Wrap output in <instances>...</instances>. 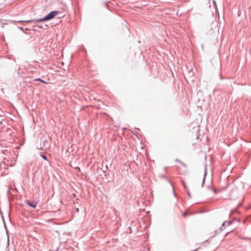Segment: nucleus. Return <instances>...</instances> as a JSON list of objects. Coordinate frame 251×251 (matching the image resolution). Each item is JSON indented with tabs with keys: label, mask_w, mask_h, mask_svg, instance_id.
I'll use <instances>...</instances> for the list:
<instances>
[{
	"label": "nucleus",
	"mask_w": 251,
	"mask_h": 251,
	"mask_svg": "<svg viewBox=\"0 0 251 251\" xmlns=\"http://www.w3.org/2000/svg\"><path fill=\"white\" fill-rule=\"evenodd\" d=\"M161 177H165V176H164V175H161Z\"/></svg>",
	"instance_id": "f3484780"
},
{
	"label": "nucleus",
	"mask_w": 251,
	"mask_h": 251,
	"mask_svg": "<svg viewBox=\"0 0 251 251\" xmlns=\"http://www.w3.org/2000/svg\"><path fill=\"white\" fill-rule=\"evenodd\" d=\"M181 182H182V184H183V187H184V188H185V190H187V189H188V187L186 186V184H185V182H184V181H183V180H182V181H181Z\"/></svg>",
	"instance_id": "1a4fd4ad"
},
{
	"label": "nucleus",
	"mask_w": 251,
	"mask_h": 251,
	"mask_svg": "<svg viewBox=\"0 0 251 251\" xmlns=\"http://www.w3.org/2000/svg\"><path fill=\"white\" fill-rule=\"evenodd\" d=\"M213 3L214 6H216V2L215 0H213Z\"/></svg>",
	"instance_id": "dca6fc26"
},
{
	"label": "nucleus",
	"mask_w": 251,
	"mask_h": 251,
	"mask_svg": "<svg viewBox=\"0 0 251 251\" xmlns=\"http://www.w3.org/2000/svg\"><path fill=\"white\" fill-rule=\"evenodd\" d=\"M41 157H42L44 160H46V161H47V160H48V158H47V157L45 155H44V154H41Z\"/></svg>",
	"instance_id": "9d476101"
},
{
	"label": "nucleus",
	"mask_w": 251,
	"mask_h": 251,
	"mask_svg": "<svg viewBox=\"0 0 251 251\" xmlns=\"http://www.w3.org/2000/svg\"><path fill=\"white\" fill-rule=\"evenodd\" d=\"M49 21V20L48 19V18H47V16H45V17H44L43 18H39V19H33V20H28V21H13L12 22L14 24H16V23H23V22H26V23H30V22H35V23H36L37 24V26L40 27H43V26H40V25H39V24L42 22H44V21Z\"/></svg>",
	"instance_id": "f257e3e1"
},
{
	"label": "nucleus",
	"mask_w": 251,
	"mask_h": 251,
	"mask_svg": "<svg viewBox=\"0 0 251 251\" xmlns=\"http://www.w3.org/2000/svg\"><path fill=\"white\" fill-rule=\"evenodd\" d=\"M206 175H207V169L205 168V171H204V176H203V177L202 182V184H201V186H203V184L204 183L205 179V177L206 176Z\"/></svg>",
	"instance_id": "39448f33"
},
{
	"label": "nucleus",
	"mask_w": 251,
	"mask_h": 251,
	"mask_svg": "<svg viewBox=\"0 0 251 251\" xmlns=\"http://www.w3.org/2000/svg\"><path fill=\"white\" fill-rule=\"evenodd\" d=\"M186 191H187V195H188L189 198L190 199L191 196V194H190L189 189H188L187 190H186Z\"/></svg>",
	"instance_id": "f8f14e48"
},
{
	"label": "nucleus",
	"mask_w": 251,
	"mask_h": 251,
	"mask_svg": "<svg viewBox=\"0 0 251 251\" xmlns=\"http://www.w3.org/2000/svg\"><path fill=\"white\" fill-rule=\"evenodd\" d=\"M25 203H26L28 206L35 208L37 205V202L35 201H30L29 200H25Z\"/></svg>",
	"instance_id": "7ed1b4c3"
},
{
	"label": "nucleus",
	"mask_w": 251,
	"mask_h": 251,
	"mask_svg": "<svg viewBox=\"0 0 251 251\" xmlns=\"http://www.w3.org/2000/svg\"><path fill=\"white\" fill-rule=\"evenodd\" d=\"M188 215V214L187 212H185L183 213L182 216L183 217H186Z\"/></svg>",
	"instance_id": "4468645a"
},
{
	"label": "nucleus",
	"mask_w": 251,
	"mask_h": 251,
	"mask_svg": "<svg viewBox=\"0 0 251 251\" xmlns=\"http://www.w3.org/2000/svg\"><path fill=\"white\" fill-rule=\"evenodd\" d=\"M226 221H225V222L223 223V224H222V226L220 227V230H224V228H225V224H226Z\"/></svg>",
	"instance_id": "6e6552de"
},
{
	"label": "nucleus",
	"mask_w": 251,
	"mask_h": 251,
	"mask_svg": "<svg viewBox=\"0 0 251 251\" xmlns=\"http://www.w3.org/2000/svg\"><path fill=\"white\" fill-rule=\"evenodd\" d=\"M43 146L44 148H47L48 146V141L47 140H44L43 142Z\"/></svg>",
	"instance_id": "0eeeda50"
},
{
	"label": "nucleus",
	"mask_w": 251,
	"mask_h": 251,
	"mask_svg": "<svg viewBox=\"0 0 251 251\" xmlns=\"http://www.w3.org/2000/svg\"><path fill=\"white\" fill-rule=\"evenodd\" d=\"M220 78L222 79V78H225V77H222L221 76H220Z\"/></svg>",
	"instance_id": "a211bd4d"
},
{
	"label": "nucleus",
	"mask_w": 251,
	"mask_h": 251,
	"mask_svg": "<svg viewBox=\"0 0 251 251\" xmlns=\"http://www.w3.org/2000/svg\"><path fill=\"white\" fill-rule=\"evenodd\" d=\"M18 28L19 29H20V30H22V31H23V30H24V28H23V27L22 26H18Z\"/></svg>",
	"instance_id": "2eb2a0df"
},
{
	"label": "nucleus",
	"mask_w": 251,
	"mask_h": 251,
	"mask_svg": "<svg viewBox=\"0 0 251 251\" xmlns=\"http://www.w3.org/2000/svg\"><path fill=\"white\" fill-rule=\"evenodd\" d=\"M25 30H29V29L28 28H25Z\"/></svg>",
	"instance_id": "aec40b11"
},
{
	"label": "nucleus",
	"mask_w": 251,
	"mask_h": 251,
	"mask_svg": "<svg viewBox=\"0 0 251 251\" xmlns=\"http://www.w3.org/2000/svg\"><path fill=\"white\" fill-rule=\"evenodd\" d=\"M8 125L7 120L6 119H2L0 121V128H2Z\"/></svg>",
	"instance_id": "20e7f679"
},
{
	"label": "nucleus",
	"mask_w": 251,
	"mask_h": 251,
	"mask_svg": "<svg viewBox=\"0 0 251 251\" xmlns=\"http://www.w3.org/2000/svg\"><path fill=\"white\" fill-rule=\"evenodd\" d=\"M233 222V220H230L228 222V225H230Z\"/></svg>",
	"instance_id": "ddd939ff"
},
{
	"label": "nucleus",
	"mask_w": 251,
	"mask_h": 251,
	"mask_svg": "<svg viewBox=\"0 0 251 251\" xmlns=\"http://www.w3.org/2000/svg\"><path fill=\"white\" fill-rule=\"evenodd\" d=\"M208 188H211V187L210 186H208ZM211 189H212V191L214 192V193L217 194L218 193L217 190L215 189L211 188Z\"/></svg>",
	"instance_id": "9b49d317"
},
{
	"label": "nucleus",
	"mask_w": 251,
	"mask_h": 251,
	"mask_svg": "<svg viewBox=\"0 0 251 251\" xmlns=\"http://www.w3.org/2000/svg\"><path fill=\"white\" fill-rule=\"evenodd\" d=\"M34 80L39 81H40L42 83H52V82L46 81L44 79H34Z\"/></svg>",
	"instance_id": "423d86ee"
},
{
	"label": "nucleus",
	"mask_w": 251,
	"mask_h": 251,
	"mask_svg": "<svg viewBox=\"0 0 251 251\" xmlns=\"http://www.w3.org/2000/svg\"><path fill=\"white\" fill-rule=\"evenodd\" d=\"M1 117H2V116L0 115V121H1L2 120V119H1Z\"/></svg>",
	"instance_id": "6ab92c4d"
},
{
	"label": "nucleus",
	"mask_w": 251,
	"mask_h": 251,
	"mask_svg": "<svg viewBox=\"0 0 251 251\" xmlns=\"http://www.w3.org/2000/svg\"><path fill=\"white\" fill-rule=\"evenodd\" d=\"M59 12L58 11H52L46 15L47 18H48L49 20L52 19Z\"/></svg>",
	"instance_id": "f03ea898"
}]
</instances>
